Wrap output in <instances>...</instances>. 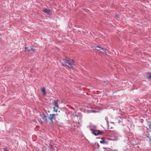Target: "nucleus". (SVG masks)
Segmentation results:
<instances>
[{
    "instance_id": "obj_1",
    "label": "nucleus",
    "mask_w": 151,
    "mask_h": 151,
    "mask_svg": "<svg viewBox=\"0 0 151 151\" xmlns=\"http://www.w3.org/2000/svg\"><path fill=\"white\" fill-rule=\"evenodd\" d=\"M57 114H50L49 116H47L45 115H44L41 116L42 118L43 121V122L46 124L50 121V123H53V120L55 119V117L57 115Z\"/></svg>"
},
{
    "instance_id": "obj_8",
    "label": "nucleus",
    "mask_w": 151,
    "mask_h": 151,
    "mask_svg": "<svg viewBox=\"0 0 151 151\" xmlns=\"http://www.w3.org/2000/svg\"><path fill=\"white\" fill-rule=\"evenodd\" d=\"M147 77L149 79H151V73H148L147 74Z\"/></svg>"
},
{
    "instance_id": "obj_12",
    "label": "nucleus",
    "mask_w": 151,
    "mask_h": 151,
    "mask_svg": "<svg viewBox=\"0 0 151 151\" xmlns=\"http://www.w3.org/2000/svg\"><path fill=\"white\" fill-rule=\"evenodd\" d=\"M101 49L100 50V51L102 52H104V50L103 48H101Z\"/></svg>"
},
{
    "instance_id": "obj_5",
    "label": "nucleus",
    "mask_w": 151,
    "mask_h": 151,
    "mask_svg": "<svg viewBox=\"0 0 151 151\" xmlns=\"http://www.w3.org/2000/svg\"><path fill=\"white\" fill-rule=\"evenodd\" d=\"M43 12L46 13L48 15H50L51 14L50 10L47 9H43Z\"/></svg>"
},
{
    "instance_id": "obj_2",
    "label": "nucleus",
    "mask_w": 151,
    "mask_h": 151,
    "mask_svg": "<svg viewBox=\"0 0 151 151\" xmlns=\"http://www.w3.org/2000/svg\"><path fill=\"white\" fill-rule=\"evenodd\" d=\"M63 61H62V63L64 66H68L70 68H72L73 67L74 61L71 59H68L66 60L64 59Z\"/></svg>"
},
{
    "instance_id": "obj_3",
    "label": "nucleus",
    "mask_w": 151,
    "mask_h": 151,
    "mask_svg": "<svg viewBox=\"0 0 151 151\" xmlns=\"http://www.w3.org/2000/svg\"><path fill=\"white\" fill-rule=\"evenodd\" d=\"M59 102V100L58 99L54 100V101L52 102V104L54 106L53 107L54 111L56 112L58 111V109L59 107L58 103Z\"/></svg>"
},
{
    "instance_id": "obj_7",
    "label": "nucleus",
    "mask_w": 151,
    "mask_h": 151,
    "mask_svg": "<svg viewBox=\"0 0 151 151\" xmlns=\"http://www.w3.org/2000/svg\"><path fill=\"white\" fill-rule=\"evenodd\" d=\"M41 91L43 93V94L45 96L46 94V90L45 89V87H43L42 88H41Z\"/></svg>"
},
{
    "instance_id": "obj_15",
    "label": "nucleus",
    "mask_w": 151,
    "mask_h": 151,
    "mask_svg": "<svg viewBox=\"0 0 151 151\" xmlns=\"http://www.w3.org/2000/svg\"><path fill=\"white\" fill-rule=\"evenodd\" d=\"M36 151H39V150L37 149L36 150Z\"/></svg>"
},
{
    "instance_id": "obj_9",
    "label": "nucleus",
    "mask_w": 151,
    "mask_h": 151,
    "mask_svg": "<svg viewBox=\"0 0 151 151\" xmlns=\"http://www.w3.org/2000/svg\"><path fill=\"white\" fill-rule=\"evenodd\" d=\"M95 49L97 50H100L101 49V47L99 46H97L95 47Z\"/></svg>"
},
{
    "instance_id": "obj_13",
    "label": "nucleus",
    "mask_w": 151,
    "mask_h": 151,
    "mask_svg": "<svg viewBox=\"0 0 151 151\" xmlns=\"http://www.w3.org/2000/svg\"><path fill=\"white\" fill-rule=\"evenodd\" d=\"M149 127L150 128H151V123L149 125Z\"/></svg>"
},
{
    "instance_id": "obj_4",
    "label": "nucleus",
    "mask_w": 151,
    "mask_h": 151,
    "mask_svg": "<svg viewBox=\"0 0 151 151\" xmlns=\"http://www.w3.org/2000/svg\"><path fill=\"white\" fill-rule=\"evenodd\" d=\"M90 130L92 133L96 136L101 135L104 133V132L103 131H101L98 130H95L91 128L90 129Z\"/></svg>"
},
{
    "instance_id": "obj_11",
    "label": "nucleus",
    "mask_w": 151,
    "mask_h": 151,
    "mask_svg": "<svg viewBox=\"0 0 151 151\" xmlns=\"http://www.w3.org/2000/svg\"><path fill=\"white\" fill-rule=\"evenodd\" d=\"M100 142L101 144H104L105 143V141L104 140L101 141Z\"/></svg>"
},
{
    "instance_id": "obj_10",
    "label": "nucleus",
    "mask_w": 151,
    "mask_h": 151,
    "mask_svg": "<svg viewBox=\"0 0 151 151\" xmlns=\"http://www.w3.org/2000/svg\"><path fill=\"white\" fill-rule=\"evenodd\" d=\"M118 139V138L117 137H114V140L117 141Z\"/></svg>"
},
{
    "instance_id": "obj_6",
    "label": "nucleus",
    "mask_w": 151,
    "mask_h": 151,
    "mask_svg": "<svg viewBox=\"0 0 151 151\" xmlns=\"http://www.w3.org/2000/svg\"><path fill=\"white\" fill-rule=\"evenodd\" d=\"M28 48V47H25L26 51H27L28 52H30L31 51H32L33 52H35V49H34L33 47H31L30 48V49H29L27 50V49Z\"/></svg>"
},
{
    "instance_id": "obj_14",
    "label": "nucleus",
    "mask_w": 151,
    "mask_h": 151,
    "mask_svg": "<svg viewBox=\"0 0 151 151\" xmlns=\"http://www.w3.org/2000/svg\"><path fill=\"white\" fill-rule=\"evenodd\" d=\"M4 151H8L6 149H4Z\"/></svg>"
}]
</instances>
